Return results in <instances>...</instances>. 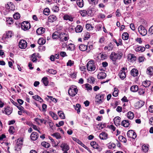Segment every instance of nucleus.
<instances>
[{"mask_svg":"<svg viewBox=\"0 0 153 153\" xmlns=\"http://www.w3.org/2000/svg\"><path fill=\"white\" fill-rule=\"evenodd\" d=\"M45 42L46 40L43 38H39L38 41V43L40 45H44Z\"/></svg>","mask_w":153,"mask_h":153,"instance_id":"obj_42","label":"nucleus"},{"mask_svg":"<svg viewBox=\"0 0 153 153\" xmlns=\"http://www.w3.org/2000/svg\"><path fill=\"white\" fill-rule=\"evenodd\" d=\"M106 124L105 123H100L97 125V127L99 129H101L106 127Z\"/></svg>","mask_w":153,"mask_h":153,"instance_id":"obj_33","label":"nucleus"},{"mask_svg":"<svg viewBox=\"0 0 153 153\" xmlns=\"http://www.w3.org/2000/svg\"><path fill=\"white\" fill-rule=\"evenodd\" d=\"M14 18L15 19H19L20 17V15L18 13H16L13 15Z\"/></svg>","mask_w":153,"mask_h":153,"instance_id":"obj_58","label":"nucleus"},{"mask_svg":"<svg viewBox=\"0 0 153 153\" xmlns=\"http://www.w3.org/2000/svg\"><path fill=\"white\" fill-rule=\"evenodd\" d=\"M147 74L150 75H153V67L151 66L148 68L147 69Z\"/></svg>","mask_w":153,"mask_h":153,"instance_id":"obj_23","label":"nucleus"},{"mask_svg":"<svg viewBox=\"0 0 153 153\" xmlns=\"http://www.w3.org/2000/svg\"><path fill=\"white\" fill-rule=\"evenodd\" d=\"M121 125L125 127H128L130 125L129 121L128 120H124L122 122Z\"/></svg>","mask_w":153,"mask_h":153,"instance_id":"obj_21","label":"nucleus"},{"mask_svg":"<svg viewBox=\"0 0 153 153\" xmlns=\"http://www.w3.org/2000/svg\"><path fill=\"white\" fill-rule=\"evenodd\" d=\"M46 72H49V73L52 74H55L57 72L56 70L52 69H48V70H46Z\"/></svg>","mask_w":153,"mask_h":153,"instance_id":"obj_51","label":"nucleus"},{"mask_svg":"<svg viewBox=\"0 0 153 153\" xmlns=\"http://www.w3.org/2000/svg\"><path fill=\"white\" fill-rule=\"evenodd\" d=\"M144 102L142 100H140L136 103V106L137 108H140L144 105Z\"/></svg>","mask_w":153,"mask_h":153,"instance_id":"obj_24","label":"nucleus"},{"mask_svg":"<svg viewBox=\"0 0 153 153\" xmlns=\"http://www.w3.org/2000/svg\"><path fill=\"white\" fill-rule=\"evenodd\" d=\"M90 35L89 33L88 32H86L85 33L84 36V38L85 39H88L90 38Z\"/></svg>","mask_w":153,"mask_h":153,"instance_id":"obj_63","label":"nucleus"},{"mask_svg":"<svg viewBox=\"0 0 153 153\" xmlns=\"http://www.w3.org/2000/svg\"><path fill=\"white\" fill-rule=\"evenodd\" d=\"M67 48L68 50L73 51L74 50L75 46L74 44L71 43L68 45Z\"/></svg>","mask_w":153,"mask_h":153,"instance_id":"obj_43","label":"nucleus"},{"mask_svg":"<svg viewBox=\"0 0 153 153\" xmlns=\"http://www.w3.org/2000/svg\"><path fill=\"white\" fill-rule=\"evenodd\" d=\"M94 9V8H92L89 10H88L87 11V15L88 16H93L95 13Z\"/></svg>","mask_w":153,"mask_h":153,"instance_id":"obj_34","label":"nucleus"},{"mask_svg":"<svg viewBox=\"0 0 153 153\" xmlns=\"http://www.w3.org/2000/svg\"><path fill=\"white\" fill-rule=\"evenodd\" d=\"M108 134L105 132H102L99 135V137L101 139H106L107 138Z\"/></svg>","mask_w":153,"mask_h":153,"instance_id":"obj_20","label":"nucleus"},{"mask_svg":"<svg viewBox=\"0 0 153 153\" xmlns=\"http://www.w3.org/2000/svg\"><path fill=\"white\" fill-rule=\"evenodd\" d=\"M82 26L77 25L75 28V31L76 33H80L82 31Z\"/></svg>","mask_w":153,"mask_h":153,"instance_id":"obj_35","label":"nucleus"},{"mask_svg":"<svg viewBox=\"0 0 153 153\" xmlns=\"http://www.w3.org/2000/svg\"><path fill=\"white\" fill-rule=\"evenodd\" d=\"M142 149L144 152H147L149 149L148 144H144L142 145Z\"/></svg>","mask_w":153,"mask_h":153,"instance_id":"obj_36","label":"nucleus"},{"mask_svg":"<svg viewBox=\"0 0 153 153\" xmlns=\"http://www.w3.org/2000/svg\"><path fill=\"white\" fill-rule=\"evenodd\" d=\"M138 93L140 95L143 94L145 92V89L144 88H140L138 89Z\"/></svg>","mask_w":153,"mask_h":153,"instance_id":"obj_52","label":"nucleus"},{"mask_svg":"<svg viewBox=\"0 0 153 153\" xmlns=\"http://www.w3.org/2000/svg\"><path fill=\"white\" fill-rule=\"evenodd\" d=\"M64 20H68L70 22H73L74 20V18L71 15H68L65 14L63 16Z\"/></svg>","mask_w":153,"mask_h":153,"instance_id":"obj_16","label":"nucleus"},{"mask_svg":"<svg viewBox=\"0 0 153 153\" xmlns=\"http://www.w3.org/2000/svg\"><path fill=\"white\" fill-rule=\"evenodd\" d=\"M120 77L122 79H123L126 76V72H123L122 71H120L119 74Z\"/></svg>","mask_w":153,"mask_h":153,"instance_id":"obj_28","label":"nucleus"},{"mask_svg":"<svg viewBox=\"0 0 153 153\" xmlns=\"http://www.w3.org/2000/svg\"><path fill=\"white\" fill-rule=\"evenodd\" d=\"M74 64V62L71 60H69L67 63V65L68 66H71L73 65Z\"/></svg>","mask_w":153,"mask_h":153,"instance_id":"obj_64","label":"nucleus"},{"mask_svg":"<svg viewBox=\"0 0 153 153\" xmlns=\"http://www.w3.org/2000/svg\"><path fill=\"white\" fill-rule=\"evenodd\" d=\"M59 39L61 41H66L69 39V35L67 33L60 32Z\"/></svg>","mask_w":153,"mask_h":153,"instance_id":"obj_5","label":"nucleus"},{"mask_svg":"<svg viewBox=\"0 0 153 153\" xmlns=\"http://www.w3.org/2000/svg\"><path fill=\"white\" fill-rule=\"evenodd\" d=\"M119 139L122 142L125 143L126 142V139L122 136H120L119 137Z\"/></svg>","mask_w":153,"mask_h":153,"instance_id":"obj_57","label":"nucleus"},{"mask_svg":"<svg viewBox=\"0 0 153 153\" xmlns=\"http://www.w3.org/2000/svg\"><path fill=\"white\" fill-rule=\"evenodd\" d=\"M139 33L143 36H145L147 33V30L142 25H140L138 28Z\"/></svg>","mask_w":153,"mask_h":153,"instance_id":"obj_7","label":"nucleus"},{"mask_svg":"<svg viewBox=\"0 0 153 153\" xmlns=\"http://www.w3.org/2000/svg\"><path fill=\"white\" fill-rule=\"evenodd\" d=\"M120 118L119 117H115L114 119V123L116 125H120Z\"/></svg>","mask_w":153,"mask_h":153,"instance_id":"obj_32","label":"nucleus"},{"mask_svg":"<svg viewBox=\"0 0 153 153\" xmlns=\"http://www.w3.org/2000/svg\"><path fill=\"white\" fill-rule=\"evenodd\" d=\"M14 131L15 129L14 127L13 126H10L9 129V132L10 134H13Z\"/></svg>","mask_w":153,"mask_h":153,"instance_id":"obj_56","label":"nucleus"},{"mask_svg":"<svg viewBox=\"0 0 153 153\" xmlns=\"http://www.w3.org/2000/svg\"><path fill=\"white\" fill-rule=\"evenodd\" d=\"M11 32L9 31L6 34H4L3 36L2 39H5L6 38H9L10 37H11L12 36L11 35Z\"/></svg>","mask_w":153,"mask_h":153,"instance_id":"obj_44","label":"nucleus"},{"mask_svg":"<svg viewBox=\"0 0 153 153\" xmlns=\"http://www.w3.org/2000/svg\"><path fill=\"white\" fill-rule=\"evenodd\" d=\"M131 74L134 77L137 76L138 75V71L137 70L133 68L131 71Z\"/></svg>","mask_w":153,"mask_h":153,"instance_id":"obj_18","label":"nucleus"},{"mask_svg":"<svg viewBox=\"0 0 153 153\" xmlns=\"http://www.w3.org/2000/svg\"><path fill=\"white\" fill-rule=\"evenodd\" d=\"M127 116L129 119L132 120L134 118V115L132 112L129 111L127 113Z\"/></svg>","mask_w":153,"mask_h":153,"instance_id":"obj_26","label":"nucleus"},{"mask_svg":"<svg viewBox=\"0 0 153 153\" xmlns=\"http://www.w3.org/2000/svg\"><path fill=\"white\" fill-rule=\"evenodd\" d=\"M105 94L102 93L98 94L96 95L95 97V103L96 104L99 105L104 102Z\"/></svg>","mask_w":153,"mask_h":153,"instance_id":"obj_2","label":"nucleus"},{"mask_svg":"<svg viewBox=\"0 0 153 153\" xmlns=\"http://www.w3.org/2000/svg\"><path fill=\"white\" fill-rule=\"evenodd\" d=\"M93 148L94 149H96L100 150V147L98 145V144H90Z\"/></svg>","mask_w":153,"mask_h":153,"instance_id":"obj_54","label":"nucleus"},{"mask_svg":"<svg viewBox=\"0 0 153 153\" xmlns=\"http://www.w3.org/2000/svg\"><path fill=\"white\" fill-rule=\"evenodd\" d=\"M21 27L24 30H26L30 28V24L28 22H24L21 23Z\"/></svg>","mask_w":153,"mask_h":153,"instance_id":"obj_6","label":"nucleus"},{"mask_svg":"<svg viewBox=\"0 0 153 153\" xmlns=\"http://www.w3.org/2000/svg\"><path fill=\"white\" fill-rule=\"evenodd\" d=\"M27 42L23 39L21 40L19 43V47L21 49H25L27 47Z\"/></svg>","mask_w":153,"mask_h":153,"instance_id":"obj_8","label":"nucleus"},{"mask_svg":"<svg viewBox=\"0 0 153 153\" xmlns=\"http://www.w3.org/2000/svg\"><path fill=\"white\" fill-rule=\"evenodd\" d=\"M127 136L129 137L134 139L137 137V135L135 132L133 131L130 130L128 131L127 133Z\"/></svg>","mask_w":153,"mask_h":153,"instance_id":"obj_9","label":"nucleus"},{"mask_svg":"<svg viewBox=\"0 0 153 153\" xmlns=\"http://www.w3.org/2000/svg\"><path fill=\"white\" fill-rule=\"evenodd\" d=\"M99 79H102L105 78L106 76V74L105 72H100L97 75Z\"/></svg>","mask_w":153,"mask_h":153,"instance_id":"obj_25","label":"nucleus"},{"mask_svg":"<svg viewBox=\"0 0 153 153\" xmlns=\"http://www.w3.org/2000/svg\"><path fill=\"white\" fill-rule=\"evenodd\" d=\"M38 134L36 132H33L30 135L31 139L32 140H36L38 138Z\"/></svg>","mask_w":153,"mask_h":153,"instance_id":"obj_14","label":"nucleus"},{"mask_svg":"<svg viewBox=\"0 0 153 153\" xmlns=\"http://www.w3.org/2000/svg\"><path fill=\"white\" fill-rule=\"evenodd\" d=\"M57 19V18L54 15H50L48 17V21L50 22H53L56 21Z\"/></svg>","mask_w":153,"mask_h":153,"instance_id":"obj_15","label":"nucleus"},{"mask_svg":"<svg viewBox=\"0 0 153 153\" xmlns=\"http://www.w3.org/2000/svg\"><path fill=\"white\" fill-rule=\"evenodd\" d=\"M7 23L9 25H11L13 23V21L12 18H8L7 19Z\"/></svg>","mask_w":153,"mask_h":153,"instance_id":"obj_49","label":"nucleus"},{"mask_svg":"<svg viewBox=\"0 0 153 153\" xmlns=\"http://www.w3.org/2000/svg\"><path fill=\"white\" fill-rule=\"evenodd\" d=\"M50 13L49 9L48 8H45L44 9L43 11V14L46 16H48L49 15Z\"/></svg>","mask_w":153,"mask_h":153,"instance_id":"obj_47","label":"nucleus"},{"mask_svg":"<svg viewBox=\"0 0 153 153\" xmlns=\"http://www.w3.org/2000/svg\"><path fill=\"white\" fill-rule=\"evenodd\" d=\"M134 50L137 52H142L145 51V48L140 46L136 45L134 47Z\"/></svg>","mask_w":153,"mask_h":153,"instance_id":"obj_12","label":"nucleus"},{"mask_svg":"<svg viewBox=\"0 0 153 153\" xmlns=\"http://www.w3.org/2000/svg\"><path fill=\"white\" fill-rule=\"evenodd\" d=\"M128 34L127 32H124L122 35V38L124 40H127L128 38Z\"/></svg>","mask_w":153,"mask_h":153,"instance_id":"obj_41","label":"nucleus"},{"mask_svg":"<svg viewBox=\"0 0 153 153\" xmlns=\"http://www.w3.org/2000/svg\"><path fill=\"white\" fill-rule=\"evenodd\" d=\"M78 90L77 87L75 85L70 87L68 91L69 94L72 97L74 96L77 93Z\"/></svg>","mask_w":153,"mask_h":153,"instance_id":"obj_4","label":"nucleus"},{"mask_svg":"<svg viewBox=\"0 0 153 153\" xmlns=\"http://www.w3.org/2000/svg\"><path fill=\"white\" fill-rule=\"evenodd\" d=\"M45 29L43 27L38 28L36 30V33L38 35H41L45 32Z\"/></svg>","mask_w":153,"mask_h":153,"instance_id":"obj_17","label":"nucleus"},{"mask_svg":"<svg viewBox=\"0 0 153 153\" xmlns=\"http://www.w3.org/2000/svg\"><path fill=\"white\" fill-rule=\"evenodd\" d=\"M54 12H57L59 10V8L57 6H54L52 8Z\"/></svg>","mask_w":153,"mask_h":153,"instance_id":"obj_61","label":"nucleus"},{"mask_svg":"<svg viewBox=\"0 0 153 153\" xmlns=\"http://www.w3.org/2000/svg\"><path fill=\"white\" fill-rule=\"evenodd\" d=\"M85 88L88 91L91 90L92 89V87L91 85L89 84H86L85 85Z\"/></svg>","mask_w":153,"mask_h":153,"instance_id":"obj_59","label":"nucleus"},{"mask_svg":"<svg viewBox=\"0 0 153 153\" xmlns=\"http://www.w3.org/2000/svg\"><path fill=\"white\" fill-rule=\"evenodd\" d=\"M12 108L9 106H7V107L4 108L3 113L7 115H10L12 113Z\"/></svg>","mask_w":153,"mask_h":153,"instance_id":"obj_10","label":"nucleus"},{"mask_svg":"<svg viewBox=\"0 0 153 153\" xmlns=\"http://www.w3.org/2000/svg\"><path fill=\"white\" fill-rule=\"evenodd\" d=\"M60 147L62 150L64 152L63 153H68V151L69 149V147L67 144H61Z\"/></svg>","mask_w":153,"mask_h":153,"instance_id":"obj_11","label":"nucleus"},{"mask_svg":"<svg viewBox=\"0 0 153 153\" xmlns=\"http://www.w3.org/2000/svg\"><path fill=\"white\" fill-rule=\"evenodd\" d=\"M88 1L90 4L95 5L98 3V0H88Z\"/></svg>","mask_w":153,"mask_h":153,"instance_id":"obj_46","label":"nucleus"},{"mask_svg":"<svg viewBox=\"0 0 153 153\" xmlns=\"http://www.w3.org/2000/svg\"><path fill=\"white\" fill-rule=\"evenodd\" d=\"M58 114L61 118L63 119H64L65 118V115L62 111H59L58 112Z\"/></svg>","mask_w":153,"mask_h":153,"instance_id":"obj_53","label":"nucleus"},{"mask_svg":"<svg viewBox=\"0 0 153 153\" xmlns=\"http://www.w3.org/2000/svg\"><path fill=\"white\" fill-rule=\"evenodd\" d=\"M87 70L89 71H94L96 69V65L94 61L93 60H90L86 65Z\"/></svg>","mask_w":153,"mask_h":153,"instance_id":"obj_3","label":"nucleus"},{"mask_svg":"<svg viewBox=\"0 0 153 153\" xmlns=\"http://www.w3.org/2000/svg\"><path fill=\"white\" fill-rule=\"evenodd\" d=\"M118 90L117 88H114V92L112 94L113 96L116 97L118 95Z\"/></svg>","mask_w":153,"mask_h":153,"instance_id":"obj_50","label":"nucleus"},{"mask_svg":"<svg viewBox=\"0 0 153 153\" xmlns=\"http://www.w3.org/2000/svg\"><path fill=\"white\" fill-rule=\"evenodd\" d=\"M138 87L137 85H134L131 87L130 90L131 91L135 92L138 91Z\"/></svg>","mask_w":153,"mask_h":153,"instance_id":"obj_30","label":"nucleus"},{"mask_svg":"<svg viewBox=\"0 0 153 153\" xmlns=\"http://www.w3.org/2000/svg\"><path fill=\"white\" fill-rule=\"evenodd\" d=\"M42 81L45 86H47L48 84V78L47 77H44L42 80Z\"/></svg>","mask_w":153,"mask_h":153,"instance_id":"obj_31","label":"nucleus"},{"mask_svg":"<svg viewBox=\"0 0 153 153\" xmlns=\"http://www.w3.org/2000/svg\"><path fill=\"white\" fill-rule=\"evenodd\" d=\"M59 32L56 31L54 32L52 35V38L53 39H56L59 38Z\"/></svg>","mask_w":153,"mask_h":153,"instance_id":"obj_22","label":"nucleus"},{"mask_svg":"<svg viewBox=\"0 0 153 153\" xmlns=\"http://www.w3.org/2000/svg\"><path fill=\"white\" fill-rule=\"evenodd\" d=\"M128 58L133 61V60H135L136 59V57L134 56V55L131 54H129L128 56Z\"/></svg>","mask_w":153,"mask_h":153,"instance_id":"obj_55","label":"nucleus"},{"mask_svg":"<svg viewBox=\"0 0 153 153\" xmlns=\"http://www.w3.org/2000/svg\"><path fill=\"white\" fill-rule=\"evenodd\" d=\"M114 46L111 43H110L107 46H105L104 48V50L108 51H110L112 50Z\"/></svg>","mask_w":153,"mask_h":153,"instance_id":"obj_19","label":"nucleus"},{"mask_svg":"<svg viewBox=\"0 0 153 153\" xmlns=\"http://www.w3.org/2000/svg\"><path fill=\"white\" fill-rule=\"evenodd\" d=\"M37 60L36 55V53H33L32 55L31 61L33 62H36Z\"/></svg>","mask_w":153,"mask_h":153,"instance_id":"obj_48","label":"nucleus"},{"mask_svg":"<svg viewBox=\"0 0 153 153\" xmlns=\"http://www.w3.org/2000/svg\"><path fill=\"white\" fill-rule=\"evenodd\" d=\"M76 3L79 7H82L83 6L84 3L83 0H77Z\"/></svg>","mask_w":153,"mask_h":153,"instance_id":"obj_38","label":"nucleus"},{"mask_svg":"<svg viewBox=\"0 0 153 153\" xmlns=\"http://www.w3.org/2000/svg\"><path fill=\"white\" fill-rule=\"evenodd\" d=\"M79 48L81 51H85L87 49V46L83 44L79 46Z\"/></svg>","mask_w":153,"mask_h":153,"instance_id":"obj_39","label":"nucleus"},{"mask_svg":"<svg viewBox=\"0 0 153 153\" xmlns=\"http://www.w3.org/2000/svg\"><path fill=\"white\" fill-rule=\"evenodd\" d=\"M74 106L75 109L77 111V113L78 114H79L80 111V108L81 107L80 105L79 104H77L76 106L74 105Z\"/></svg>","mask_w":153,"mask_h":153,"instance_id":"obj_45","label":"nucleus"},{"mask_svg":"<svg viewBox=\"0 0 153 153\" xmlns=\"http://www.w3.org/2000/svg\"><path fill=\"white\" fill-rule=\"evenodd\" d=\"M33 98L36 100L40 102L43 101V100L38 95H35L33 96Z\"/></svg>","mask_w":153,"mask_h":153,"instance_id":"obj_40","label":"nucleus"},{"mask_svg":"<svg viewBox=\"0 0 153 153\" xmlns=\"http://www.w3.org/2000/svg\"><path fill=\"white\" fill-rule=\"evenodd\" d=\"M22 144H16L14 147L15 150L17 151H19L22 147Z\"/></svg>","mask_w":153,"mask_h":153,"instance_id":"obj_37","label":"nucleus"},{"mask_svg":"<svg viewBox=\"0 0 153 153\" xmlns=\"http://www.w3.org/2000/svg\"><path fill=\"white\" fill-rule=\"evenodd\" d=\"M34 120L39 125H40V123H43L44 121V119H40L38 118H36L34 119Z\"/></svg>","mask_w":153,"mask_h":153,"instance_id":"obj_29","label":"nucleus"},{"mask_svg":"<svg viewBox=\"0 0 153 153\" xmlns=\"http://www.w3.org/2000/svg\"><path fill=\"white\" fill-rule=\"evenodd\" d=\"M123 55V54L121 52L119 51L117 53L112 52L110 56V58L112 61L114 62V64H115L116 60L120 59Z\"/></svg>","mask_w":153,"mask_h":153,"instance_id":"obj_1","label":"nucleus"},{"mask_svg":"<svg viewBox=\"0 0 153 153\" xmlns=\"http://www.w3.org/2000/svg\"><path fill=\"white\" fill-rule=\"evenodd\" d=\"M6 7L9 11H13L15 9V5L11 2H8Z\"/></svg>","mask_w":153,"mask_h":153,"instance_id":"obj_13","label":"nucleus"},{"mask_svg":"<svg viewBox=\"0 0 153 153\" xmlns=\"http://www.w3.org/2000/svg\"><path fill=\"white\" fill-rule=\"evenodd\" d=\"M151 82L150 81L146 80L144 81L142 83V85L145 87H149L151 85Z\"/></svg>","mask_w":153,"mask_h":153,"instance_id":"obj_27","label":"nucleus"},{"mask_svg":"<svg viewBox=\"0 0 153 153\" xmlns=\"http://www.w3.org/2000/svg\"><path fill=\"white\" fill-rule=\"evenodd\" d=\"M86 28L88 30H92L93 27L91 24H87L86 25Z\"/></svg>","mask_w":153,"mask_h":153,"instance_id":"obj_60","label":"nucleus"},{"mask_svg":"<svg viewBox=\"0 0 153 153\" xmlns=\"http://www.w3.org/2000/svg\"><path fill=\"white\" fill-rule=\"evenodd\" d=\"M80 13L82 16H85L87 15V11L86 10H81Z\"/></svg>","mask_w":153,"mask_h":153,"instance_id":"obj_62","label":"nucleus"}]
</instances>
